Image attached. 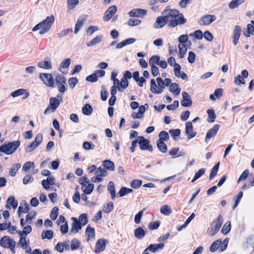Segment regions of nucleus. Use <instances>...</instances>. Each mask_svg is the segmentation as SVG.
Returning <instances> with one entry per match:
<instances>
[{
    "instance_id": "nucleus-1",
    "label": "nucleus",
    "mask_w": 254,
    "mask_h": 254,
    "mask_svg": "<svg viewBox=\"0 0 254 254\" xmlns=\"http://www.w3.org/2000/svg\"><path fill=\"white\" fill-rule=\"evenodd\" d=\"M55 21L53 15L47 16L46 19L37 24L33 29L32 31L40 30L39 34L43 35L48 32L52 27Z\"/></svg>"
},
{
    "instance_id": "nucleus-2",
    "label": "nucleus",
    "mask_w": 254,
    "mask_h": 254,
    "mask_svg": "<svg viewBox=\"0 0 254 254\" xmlns=\"http://www.w3.org/2000/svg\"><path fill=\"white\" fill-rule=\"evenodd\" d=\"M169 81L170 80H151L150 90L154 93H160L165 87L169 84Z\"/></svg>"
},
{
    "instance_id": "nucleus-3",
    "label": "nucleus",
    "mask_w": 254,
    "mask_h": 254,
    "mask_svg": "<svg viewBox=\"0 0 254 254\" xmlns=\"http://www.w3.org/2000/svg\"><path fill=\"white\" fill-rule=\"evenodd\" d=\"M0 245L4 248L9 249L12 254L15 253L16 242L9 237L7 236L2 237L0 240Z\"/></svg>"
},
{
    "instance_id": "nucleus-4",
    "label": "nucleus",
    "mask_w": 254,
    "mask_h": 254,
    "mask_svg": "<svg viewBox=\"0 0 254 254\" xmlns=\"http://www.w3.org/2000/svg\"><path fill=\"white\" fill-rule=\"evenodd\" d=\"M179 13V10L175 9H170L169 6H167L163 11L162 14L165 16L168 25L169 27L176 16H178L177 14Z\"/></svg>"
},
{
    "instance_id": "nucleus-5",
    "label": "nucleus",
    "mask_w": 254,
    "mask_h": 254,
    "mask_svg": "<svg viewBox=\"0 0 254 254\" xmlns=\"http://www.w3.org/2000/svg\"><path fill=\"white\" fill-rule=\"evenodd\" d=\"M229 240V238H226L223 241H222L221 240H217L214 241L210 247V251L213 253L219 249L221 252L225 251L227 247Z\"/></svg>"
},
{
    "instance_id": "nucleus-6",
    "label": "nucleus",
    "mask_w": 254,
    "mask_h": 254,
    "mask_svg": "<svg viewBox=\"0 0 254 254\" xmlns=\"http://www.w3.org/2000/svg\"><path fill=\"white\" fill-rule=\"evenodd\" d=\"M113 86L111 89V94L112 96H115L117 93V89L119 91H122L127 87L128 85V80H114Z\"/></svg>"
},
{
    "instance_id": "nucleus-7",
    "label": "nucleus",
    "mask_w": 254,
    "mask_h": 254,
    "mask_svg": "<svg viewBox=\"0 0 254 254\" xmlns=\"http://www.w3.org/2000/svg\"><path fill=\"white\" fill-rule=\"evenodd\" d=\"M50 105L44 111V114L47 115L51 113H54L58 108L60 104V101L59 99L54 97H51L50 99Z\"/></svg>"
},
{
    "instance_id": "nucleus-8",
    "label": "nucleus",
    "mask_w": 254,
    "mask_h": 254,
    "mask_svg": "<svg viewBox=\"0 0 254 254\" xmlns=\"http://www.w3.org/2000/svg\"><path fill=\"white\" fill-rule=\"evenodd\" d=\"M138 144L140 149L142 150H148L149 152L153 151L152 145L149 144V141L145 139L143 136H139L138 137Z\"/></svg>"
},
{
    "instance_id": "nucleus-9",
    "label": "nucleus",
    "mask_w": 254,
    "mask_h": 254,
    "mask_svg": "<svg viewBox=\"0 0 254 254\" xmlns=\"http://www.w3.org/2000/svg\"><path fill=\"white\" fill-rule=\"evenodd\" d=\"M178 16H176L172 23L170 24L169 27L174 28L177 26H181L186 23L187 20L184 17V15L182 13L177 14Z\"/></svg>"
},
{
    "instance_id": "nucleus-10",
    "label": "nucleus",
    "mask_w": 254,
    "mask_h": 254,
    "mask_svg": "<svg viewBox=\"0 0 254 254\" xmlns=\"http://www.w3.org/2000/svg\"><path fill=\"white\" fill-rule=\"evenodd\" d=\"M223 223V218L221 215L218 216L216 221L213 222L211 226V230L210 231V235L213 236L216 234L219 230L221 225Z\"/></svg>"
},
{
    "instance_id": "nucleus-11",
    "label": "nucleus",
    "mask_w": 254,
    "mask_h": 254,
    "mask_svg": "<svg viewBox=\"0 0 254 254\" xmlns=\"http://www.w3.org/2000/svg\"><path fill=\"white\" fill-rule=\"evenodd\" d=\"M108 241L103 239H99L96 242L94 252L96 253H99L102 251H103L106 246V244Z\"/></svg>"
},
{
    "instance_id": "nucleus-12",
    "label": "nucleus",
    "mask_w": 254,
    "mask_h": 254,
    "mask_svg": "<svg viewBox=\"0 0 254 254\" xmlns=\"http://www.w3.org/2000/svg\"><path fill=\"white\" fill-rule=\"evenodd\" d=\"M117 8L115 5L110 6L108 9L106 11L103 19L105 21H107L110 20L113 15L117 12Z\"/></svg>"
},
{
    "instance_id": "nucleus-13",
    "label": "nucleus",
    "mask_w": 254,
    "mask_h": 254,
    "mask_svg": "<svg viewBox=\"0 0 254 254\" xmlns=\"http://www.w3.org/2000/svg\"><path fill=\"white\" fill-rule=\"evenodd\" d=\"M147 10L140 8H134L128 12L130 17H142L145 15Z\"/></svg>"
},
{
    "instance_id": "nucleus-14",
    "label": "nucleus",
    "mask_w": 254,
    "mask_h": 254,
    "mask_svg": "<svg viewBox=\"0 0 254 254\" xmlns=\"http://www.w3.org/2000/svg\"><path fill=\"white\" fill-rule=\"evenodd\" d=\"M183 100L181 101V105L184 107H190L192 104L190 96L186 92H182Z\"/></svg>"
},
{
    "instance_id": "nucleus-15",
    "label": "nucleus",
    "mask_w": 254,
    "mask_h": 254,
    "mask_svg": "<svg viewBox=\"0 0 254 254\" xmlns=\"http://www.w3.org/2000/svg\"><path fill=\"white\" fill-rule=\"evenodd\" d=\"M216 19V17L214 15H205L201 17L200 20L204 25H209Z\"/></svg>"
},
{
    "instance_id": "nucleus-16",
    "label": "nucleus",
    "mask_w": 254,
    "mask_h": 254,
    "mask_svg": "<svg viewBox=\"0 0 254 254\" xmlns=\"http://www.w3.org/2000/svg\"><path fill=\"white\" fill-rule=\"evenodd\" d=\"M185 131L188 135V138L190 139L194 137L196 135V132L192 131V125L190 122H187L186 123Z\"/></svg>"
},
{
    "instance_id": "nucleus-17",
    "label": "nucleus",
    "mask_w": 254,
    "mask_h": 254,
    "mask_svg": "<svg viewBox=\"0 0 254 254\" xmlns=\"http://www.w3.org/2000/svg\"><path fill=\"white\" fill-rule=\"evenodd\" d=\"M219 127L220 126L219 125H215L212 128L208 130L205 138V142H207L208 139H210L216 134L219 129Z\"/></svg>"
},
{
    "instance_id": "nucleus-18",
    "label": "nucleus",
    "mask_w": 254,
    "mask_h": 254,
    "mask_svg": "<svg viewBox=\"0 0 254 254\" xmlns=\"http://www.w3.org/2000/svg\"><path fill=\"white\" fill-rule=\"evenodd\" d=\"M72 220L73 221L71 228L70 229V233L75 234L77 233L79 230H80L81 229L82 225L78 222V220L77 219L73 217Z\"/></svg>"
},
{
    "instance_id": "nucleus-19",
    "label": "nucleus",
    "mask_w": 254,
    "mask_h": 254,
    "mask_svg": "<svg viewBox=\"0 0 254 254\" xmlns=\"http://www.w3.org/2000/svg\"><path fill=\"white\" fill-rule=\"evenodd\" d=\"M37 66L40 68L49 69L52 67V64L48 59L45 58L44 61L39 62Z\"/></svg>"
},
{
    "instance_id": "nucleus-20",
    "label": "nucleus",
    "mask_w": 254,
    "mask_h": 254,
    "mask_svg": "<svg viewBox=\"0 0 254 254\" xmlns=\"http://www.w3.org/2000/svg\"><path fill=\"white\" fill-rule=\"evenodd\" d=\"M24 96L23 97V98H22V99L23 100L26 99L29 96V93L27 92L26 91V90L24 89H20L17 90L11 93V95L13 97H17V96H20L22 95H24Z\"/></svg>"
},
{
    "instance_id": "nucleus-21",
    "label": "nucleus",
    "mask_w": 254,
    "mask_h": 254,
    "mask_svg": "<svg viewBox=\"0 0 254 254\" xmlns=\"http://www.w3.org/2000/svg\"><path fill=\"white\" fill-rule=\"evenodd\" d=\"M164 247V244L163 243L151 244L145 249L144 252L147 250H149L152 253H155L157 251L163 249Z\"/></svg>"
},
{
    "instance_id": "nucleus-22",
    "label": "nucleus",
    "mask_w": 254,
    "mask_h": 254,
    "mask_svg": "<svg viewBox=\"0 0 254 254\" xmlns=\"http://www.w3.org/2000/svg\"><path fill=\"white\" fill-rule=\"evenodd\" d=\"M166 24H167L165 16H159L157 18L156 22L154 23V27L155 28H162Z\"/></svg>"
},
{
    "instance_id": "nucleus-23",
    "label": "nucleus",
    "mask_w": 254,
    "mask_h": 254,
    "mask_svg": "<svg viewBox=\"0 0 254 254\" xmlns=\"http://www.w3.org/2000/svg\"><path fill=\"white\" fill-rule=\"evenodd\" d=\"M174 68V73L175 75L178 78H181L182 79H185L187 78V74L183 71H181V66L179 64H175Z\"/></svg>"
},
{
    "instance_id": "nucleus-24",
    "label": "nucleus",
    "mask_w": 254,
    "mask_h": 254,
    "mask_svg": "<svg viewBox=\"0 0 254 254\" xmlns=\"http://www.w3.org/2000/svg\"><path fill=\"white\" fill-rule=\"evenodd\" d=\"M29 210L28 204L25 200H23L20 203V205L18 207V216L21 217V213H26Z\"/></svg>"
},
{
    "instance_id": "nucleus-25",
    "label": "nucleus",
    "mask_w": 254,
    "mask_h": 254,
    "mask_svg": "<svg viewBox=\"0 0 254 254\" xmlns=\"http://www.w3.org/2000/svg\"><path fill=\"white\" fill-rule=\"evenodd\" d=\"M146 233L147 232L141 227H138L134 231V236L138 240L142 239L146 235Z\"/></svg>"
},
{
    "instance_id": "nucleus-26",
    "label": "nucleus",
    "mask_w": 254,
    "mask_h": 254,
    "mask_svg": "<svg viewBox=\"0 0 254 254\" xmlns=\"http://www.w3.org/2000/svg\"><path fill=\"white\" fill-rule=\"evenodd\" d=\"M86 236L87 237V240L88 241L92 239H94L95 238V230L92 228L90 226L88 225L86 229Z\"/></svg>"
},
{
    "instance_id": "nucleus-27",
    "label": "nucleus",
    "mask_w": 254,
    "mask_h": 254,
    "mask_svg": "<svg viewBox=\"0 0 254 254\" xmlns=\"http://www.w3.org/2000/svg\"><path fill=\"white\" fill-rule=\"evenodd\" d=\"M6 207L10 208L11 206L13 209H16L18 205V202L12 196H9L6 201Z\"/></svg>"
},
{
    "instance_id": "nucleus-28",
    "label": "nucleus",
    "mask_w": 254,
    "mask_h": 254,
    "mask_svg": "<svg viewBox=\"0 0 254 254\" xmlns=\"http://www.w3.org/2000/svg\"><path fill=\"white\" fill-rule=\"evenodd\" d=\"M84 21L85 19L82 17H79L77 19L75 25V29L74 31L75 34H77L80 28L83 26Z\"/></svg>"
},
{
    "instance_id": "nucleus-29",
    "label": "nucleus",
    "mask_w": 254,
    "mask_h": 254,
    "mask_svg": "<svg viewBox=\"0 0 254 254\" xmlns=\"http://www.w3.org/2000/svg\"><path fill=\"white\" fill-rule=\"evenodd\" d=\"M108 190L109 191L112 199L116 197V191L115 189L114 183L113 182H110L108 185Z\"/></svg>"
},
{
    "instance_id": "nucleus-30",
    "label": "nucleus",
    "mask_w": 254,
    "mask_h": 254,
    "mask_svg": "<svg viewBox=\"0 0 254 254\" xmlns=\"http://www.w3.org/2000/svg\"><path fill=\"white\" fill-rule=\"evenodd\" d=\"M245 2V0H232L229 3V7L230 9H234L237 7L239 5Z\"/></svg>"
},
{
    "instance_id": "nucleus-31",
    "label": "nucleus",
    "mask_w": 254,
    "mask_h": 254,
    "mask_svg": "<svg viewBox=\"0 0 254 254\" xmlns=\"http://www.w3.org/2000/svg\"><path fill=\"white\" fill-rule=\"evenodd\" d=\"M19 234L20 236V240L18 243V245L22 249H25L27 247V241L26 238L22 235L21 231L19 232Z\"/></svg>"
},
{
    "instance_id": "nucleus-32",
    "label": "nucleus",
    "mask_w": 254,
    "mask_h": 254,
    "mask_svg": "<svg viewBox=\"0 0 254 254\" xmlns=\"http://www.w3.org/2000/svg\"><path fill=\"white\" fill-rule=\"evenodd\" d=\"M157 145L159 150L162 153H165L167 150V147L166 144L162 140H158L157 141Z\"/></svg>"
},
{
    "instance_id": "nucleus-33",
    "label": "nucleus",
    "mask_w": 254,
    "mask_h": 254,
    "mask_svg": "<svg viewBox=\"0 0 254 254\" xmlns=\"http://www.w3.org/2000/svg\"><path fill=\"white\" fill-rule=\"evenodd\" d=\"M169 91L175 95H178L180 94L181 89L176 83L172 84L169 87Z\"/></svg>"
},
{
    "instance_id": "nucleus-34",
    "label": "nucleus",
    "mask_w": 254,
    "mask_h": 254,
    "mask_svg": "<svg viewBox=\"0 0 254 254\" xmlns=\"http://www.w3.org/2000/svg\"><path fill=\"white\" fill-rule=\"evenodd\" d=\"M172 211L171 207L167 205H164L160 208L161 213L167 216L169 215Z\"/></svg>"
},
{
    "instance_id": "nucleus-35",
    "label": "nucleus",
    "mask_w": 254,
    "mask_h": 254,
    "mask_svg": "<svg viewBox=\"0 0 254 254\" xmlns=\"http://www.w3.org/2000/svg\"><path fill=\"white\" fill-rule=\"evenodd\" d=\"M103 165L107 170L111 171H113L114 170V163L110 160H108L104 161L103 162Z\"/></svg>"
},
{
    "instance_id": "nucleus-36",
    "label": "nucleus",
    "mask_w": 254,
    "mask_h": 254,
    "mask_svg": "<svg viewBox=\"0 0 254 254\" xmlns=\"http://www.w3.org/2000/svg\"><path fill=\"white\" fill-rule=\"evenodd\" d=\"M102 36H101V35L97 36L96 37L93 38L91 41H90L89 42H88L87 44V46L88 47H90V46L95 45L97 44H98L102 41Z\"/></svg>"
},
{
    "instance_id": "nucleus-37",
    "label": "nucleus",
    "mask_w": 254,
    "mask_h": 254,
    "mask_svg": "<svg viewBox=\"0 0 254 254\" xmlns=\"http://www.w3.org/2000/svg\"><path fill=\"white\" fill-rule=\"evenodd\" d=\"M93 109L92 107L89 104H86L82 108V113L85 115H90L92 113Z\"/></svg>"
},
{
    "instance_id": "nucleus-38",
    "label": "nucleus",
    "mask_w": 254,
    "mask_h": 254,
    "mask_svg": "<svg viewBox=\"0 0 254 254\" xmlns=\"http://www.w3.org/2000/svg\"><path fill=\"white\" fill-rule=\"evenodd\" d=\"M208 117L207 118V121L209 123H212L214 122L216 118V115L214 113V111L213 109L208 110L207 111Z\"/></svg>"
},
{
    "instance_id": "nucleus-39",
    "label": "nucleus",
    "mask_w": 254,
    "mask_h": 254,
    "mask_svg": "<svg viewBox=\"0 0 254 254\" xmlns=\"http://www.w3.org/2000/svg\"><path fill=\"white\" fill-rule=\"evenodd\" d=\"M220 163L218 162L212 169L209 175V180H212L217 174L219 169Z\"/></svg>"
},
{
    "instance_id": "nucleus-40",
    "label": "nucleus",
    "mask_w": 254,
    "mask_h": 254,
    "mask_svg": "<svg viewBox=\"0 0 254 254\" xmlns=\"http://www.w3.org/2000/svg\"><path fill=\"white\" fill-rule=\"evenodd\" d=\"M41 236L43 239H47L50 240L53 237V232L52 230L43 231Z\"/></svg>"
},
{
    "instance_id": "nucleus-41",
    "label": "nucleus",
    "mask_w": 254,
    "mask_h": 254,
    "mask_svg": "<svg viewBox=\"0 0 254 254\" xmlns=\"http://www.w3.org/2000/svg\"><path fill=\"white\" fill-rule=\"evenodd\" d=\"M222 93H223V90L221 88H218V89H217L214 93V94H211L210 95V99L211 100H215V98L214 97V96L218 98L220 97H221L222 96Z\"/></svg>"
},
{
    "instance_id": "nucleus-42",
    "label": "nucleus",
    "mask_w": 254,
    "mask_h": 254,
    "mask_svg": "<svg viewBox=\"0 0 254 254\" xmlns=\"http://www.w3.org/2000/svg\"><path fill=\"white\" fill-rule=\"evenodd\" d=\"M21 167V164L17 163L12 165L11 168L9 171V174L11 176H14L16 173V172Z\"/></svg>"
},
{
    "instance_id": "nucleus-43",
    "label": "nucleus",
    "mask_w": 254,
    "mask_h": 254,
    "mask_svg": "<svg viewBox=\"0 0 254 254\" xmlns=\"http://www.w3.org/2000/svg\"><path fill=\"white\" fill-rule=\"evenodd\" d=\"M34 164L33 162L28 161L26 162L22 167V170L25 172H28L31 168H34Z\"/></svg>"
},
{
    "instance_id": "nucleus-44",
    "label": "nucleus",
    "mask_w": 254,
    "mask_h": 254,
    "mask_svg": "<svg viewBox=\"0 0 254 254\" xmlns=\"http://www.w3.org/2000/svg\"><path fill=\"white\" fill-rule=\"evenodd\" d=\"M206 170L204 168L199 169L194 175V178L191 181L193 183L202 176L205 172Z\"/></svg>"
},
{
    "instance_id": "nucleus-45",
    "label": "nucleus",
    "mask_w": 254,
    "mask_h": 254,
    "mask_svg": "<svg viewBox=\"0 0 254 254\" xmlns=\"http://www.w3.org/2000/svg\"><path fill=\"white\" fill-rule=\"evenodd\" d=\"M179 150V148L178 147L174 148L169 151V155L172 156L173 158H176L177 157L182 156L183 154L182 152H179V154L178 155L177 154Z\"/></svg>"
},
{
    "instance_id": "nucleus-46",
    "label": "nucleus",
    "mask_w": 254,
    "mask_h": 254,
    "mask_svg": "<svg viewBox=\"0 0 254 254\" xmlns=\"http://www.w3.org/2000/svg\"><path fill=\"white\" fill-rule=\"evenodd\" d=\"M160 62V58L158 56H152L149 59V64L150 65H155L154 64H158Z\"/></svg>"
},
{
    "instance_id": "nucleus-47",
    "label": "nucleus",
    "mask_w": 254,
    "mask_h": 254,
    "mask_svg": "<svg viewBox=\"0 0 254 254\" xmlns=\"http://www.w3.org/2000/svg\"><path fill=\"white\" fill-rule=\"evenodd\" d=\"M78 220L82 226L85 225L88 222L87 215L86 214L80 215Z\"/></svg>"
},
{
    "instance_id": "nucleus-48",
    "label": "nucleus",
    "mask_w": 254,
    "mask_h": 254,
    "mask_svg": "<svg viewBox=\"0 0 254 254\" xmlns=\"http://www.w3.org/2000/svg\"><path fill=\"white\" fill-rule=\"evenodd\" d=\"M231 230V223L230 221L227 222L223 226L221 229V232L224 234H227Z\"/></svg>"
},
{
    "instance_id": "nucleus-49",
    "label": "nucleus",
    "mask_w": 254,
    "mask_h": 254,
    "mask_svg": "<svg viewBox=\"0 0 254 254\" xmlns=\"http://www.w3.org/2000/svg\"><path fill=\"white\" fill-rule=\"evenodd\" d=\"M84 188L83 190V191L84 193L87 194H90L92 192L94 189V185L93 184H87L86 186H84Z\"/></svg>"
},
{
    "instance_id": "nucleus-50",
    "label": "nucleus",
    "mask_w": 254,
    "mask_h": 254,
    "mask_svg": "<svg viewBox=\"0 0 254 254\" xmlns=\"http://www.w3.org/2000/svg\"><path fill=\"white\" fill-rule=\"evenodd\" d=\"M132 191V190L130 189H128L125 187L122 188L120 190L119 192V194L120 197H122L129 193H130Z\"/></svg>"
},
{
    "instance_id": "nucleus-51",
    "label": "nucleus",
    "mask_w": 254,
    "mask_h": 254,
    "mask_svg": "<svg viewBox=\"0 0 254 254\" xmlns=\"http://www.w3.org/2000/svg\"><path fill=\"white\" fill-rule=\"evenodd\" d=\"M159 140H161L163 141H167L169 138V135L168 133L165 131H161L159 134Z\"/></svg>"
},
{
    "instance_id": "nucleus-52",
    "label": "nucleus",
    "mask_w": 254,
    "mask_h": 254,
    "mask_svg": "<svg viewBox=\"0 0 254 254\" xmlns=\"http://www.w3.org/2000/svg\"><path fill=\"white\" fill-rule=\"evenodd\" d=\"M57 84L58 86L59 91L61 92H64L65 90L64 84L65 83V80H56Z\"/></svg>"
},
{
    "instance_id": "nucleus-53",
    "label": "nucleus",
    "mask_w": 254,
    "mask_h": 254,
    "mask_svg": "<svg viewBox=\"0 0 254 254\" xmlns=\"http://www.w3.org/2000/svg\"><path fill=\"white\" fill-rule=\"evenodd\" d=\"M241 28L239 25L235 26L233 30V38H240Z\"/></svg>"
},
{
    "instance_id": "nucleus-54",
    "label": "nucleus",
    "mask_w": 254,
    "mask_h": 254,
    "mask_svg": "<svg viewBox=\"0 0 254 254\" xmlns=\"http://www.w3.org/2000/svg\"><path fill=\"white\" fill-rule=\"evenodd\" d=\"M59 212V208L57 207H54L50 214V217L53 220H55L57 218Z\"/></svg>"
},
{
    "instance_id": "nucleus-55",
    "label": "nucleus",
    "mask_w": 254,
    "mask_h": 254,
    "mask_svg": "<svg viewBox=\"0 0 254 254\" xmlns=\"http://www.w3.org/2000/svg\"><path fill=\"white\" fill-rule=\"evenodd\" d=\"M142 184V181L140 180H134L131 183L130 186L133 189H138Z\"/></svg>"
},
{
    "instance_id": "nucleus-56",
    "label": "nucleus",
    "mask_w": 254,
    "mask_h": 254,
    "mask_svg": "<svg viewBox=\"0 0 254 254\" xmlns=\"http://www.w3.org/2000/svg\"><path fill=\"white\" fill-rule=\"evenodd\" d=\"M39 145L34 141L32 142L29 145L27 146L25 149L26 152H31L34 150Z\"/></svg>"
},
{
    "instance_id": "nucleus-57",
    "label": "nucleus",
    "mask_w": 254,
    "mask_h": 254,
    "mask_svg": "<svg viewBox=\"0 0 254 254\" xmlns=\"http://www.w3.org/2000/svg\"><path fill=\"white\" fill-rule=\"evenodd\" d=\"M141 23V20L137 19H130L128 20V25L130 26H134L139 25Z\"/></svg>"
},
{
    "instance_id": "nucleus-58",
    "label": "nucleus",
    "mask_w": 254,
    "mask_h": 254,
    "mask_svg": "<svg viewBox=\"0 0 254 254\" xmlns=\"http://www.w3.org/2000/svg\"><path fill=\"white\" fill-rule=\"evenodd\" d=\"M39 78L40 79H53V76L50 73H41Z\"/></svg>"
},
{
    "instance_id": "nucleus-59",
    "label": "nucleus",
    "mask_w": 254,
    "mask_h": 254,
    "mask_svg": "<svg viewBox=\"0 0 254 254\" xmlns=\"http://www.w3.org/2000/svg\"><path fill=\"white\" fill-rule=\"evenodd\" d=\"M80 245L79 241L77 239H73L71 242V249L74 250L77 249Z\"/></svg>"
},
{
    "instance_id": "nucleus-60",
    "label": "nucleus",
    "mask_w": 254,
    "mask_h": 254,
    "mask_svg": "<svg viewBox=\"0 0 254 254\" xmlns=\"http://www.w3.org/2000/svg\"><path fill=\"white\" fill-rule=\"evenodd\" d=\"M106 171L103 168L99 167L96 170L95 174V176L99 177H104L106 175Z\"/></svg>"
},
{
    "instance_id": "nucleus-61",
    "label": "nucleus",
    "mask_w": 254,
    "mask_h": 254,
    "mask_svg": "<svg viewBox=\"0 0 254 254\" xmlns=\"http://www.w3.org/2000/svg\"><path fill=\"white\" fill-rule=\"evenodd\" d=\"M159 225H160V222L158 221H154V222H150L148 224V228L151 230L156 229L157 228H158L159 227Z\"/></svg>"
},
{
    "instance_id": "nucleus-62",
    "label": "nucleus",
    "mask_w": 254,
    "mask_h": 254,
    "mask_svg": "<svg viewBox=\"0 0 254 254\" xmlns=\"http://www.w3.org/2000/svg\"><path fill=\"white\" fill-rule=\"evenodd\" d=\"M98 30V27L96 26H90L87 30V34L91 36L93 33Z\"/></svg>"
},
{
    "instance_id": "nucleus-63",
    "label": "nucleus",
    "mask_w": 254,
    "mask_h": 254,
    "mask_svg": "<svg viewBox=\"0 0 254 254\" xmlns=\"http://www.w3.org/2000/svg\"><path fill=\"white\" fill-rule=\"evenodd\" d=\"M70 59H64L60 64V68H65L69 66L70 64Z\"/></svg>"
},
{
    "instance_id": "nucleus-64",
    "label": "nucleus",
    "mask_w": 254,
    "mask_h": 254,
    "mask_svg": "<svg viewBox=\"0 0 254 254\" xmlns=\"http://www.w3.org/2000/svg\"><path fill=\"white\" fill-rule=\"evenodd\" d=\"M36 213L35 212H31L26 216V222L30 223L32 220L35 217Z\"/></svg>"
}]
</instances>
